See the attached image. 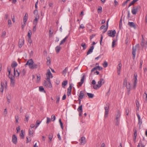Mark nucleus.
Segmentation results:
<instances>
[{"label": "nucleus", "mask_w": 147, "mask_h": 147, "mask_svg": "<svg viewBox=\"0 0 147 147\" xmlns=\"http://www.w3.org/2000/svg\"><path fill=\"white\" fill-rule=\"evenodd\" d=\"M68 38V36H66L61 41L60 43V45H61L63 44L66 41V40Z\"/></svg>", "instance_id": "30"}, {"label": "nucleus", "mask_w": 147, "mask_h": 147, "mask_svg": "<svg viewBox=\"0 0 147 147\" xmlns=\"http://www.w3.org/2000/svg\"><path fill=\"white\" fill-rule=\"evenodd\" d=\"M34 132V131L32 129H29V135L31 137H32Z\"/></svg>", "instance_id": "23"}, {"label": "nucleus", "mask_w": 147, "mask_h": 147, "mask_svg": "<svg viewBox=\"0 0 147 147\" xmlns=\"http://www.w3.org/2000/svg\"><path fill=\"white\" fill-rule=\"evenodd\" d=\"M41 121H40L39 120H37L36 121L35 125V129H36L41 123Z\"/></svg>", "instance_id": "27"}, {"label": "nucleus", "mask_w": 147, "mask_h": 147, "mask_svg": "<svg viewBox=\"0 0 147 147\" xmlns=\"http://www.w3.org/2000/svg\"><path fill=\"white\" fill-rule=\"evenodd\" d=\"M105 82L103 78H101L100 80L98 82V84L94 85L93 86V88L95 89H97L98 88H100L102 84H103Z\"/></svg>", "instance_id": "3"}, {"label": "nucleus", "mask_w": 147, "mask_h": 147, "mask_svg": "<svg viewBox=\"0 0 147 147\" xmlns=\"http://www.w3.org/2000/svg\"><path fill=\"white\" fill-rule=\"evenodd\" d=\"M109 106H107L105 107V113H109Z\"/></svg>", "instance_id": "41"}, {"label": "nucleus", "mask_w": 147, "mask_h": 147, "mask_svg": "<svg viewBox=\"0 0 147 147\" xmlns=\"http://www.w3.org/2000/svg\"><path fill=\"white\" fill-rule=\"evenodd\" d=\"M8 26L9 27L11 26V20L9 19L8 20Z\"/></svg>", "instance_id": "47"}, {"label": "nucleus", "mask_w": 147, "mask_h": 147, "mask_svg": "<svg viewBox=\"0 0 147 147\" xmlns=\"http://www.w3.org/2000/svg\"><path fill=\"white\" fill-rule=\"evenodd\" d=\"M28 41L30 44H31L32 42L31 38H28Z\"/></svg>", "instance_id": "57"}, {"label": "nucleus", "mask_w": 147, "mask_h": 147, "mask_svg": "<svg viewBox=\"0 0 147 147\" xmlns=\"http://www.w3.org/2000/svg\"><path fill=\"white\" fill-rule=\"evenodd\" d=\"M140 6L138 5L135 7H134L131 9V13L133 15H136L138 12V9L140 8Z\"/></svg>", "instance_id": "8"}, {"label": "nucleus", "mask_w": 147, "mask_h": 147, "mask_svg": "<svg viewBox=\"0 0 147 147\" xmlns=\"http://www.w3.org/2000/svg\"><path fill=\"white\" fill-rule=\"evenodd\" d=\"M128 25L131 27L133 28H136V26L133 22H129L128 23Z\"/></svg>", "instance_id": "21"}, {"label": "nucleus", "mask_w": 147, "mask_h": 147, "mask_svg": "<svg viewBox=\"0 0 147 147\" xmlns=\"http://www.w3.org/2000/svg\"><path fill=\"white\" fill-rule=\"evenodd\" d=\"M16 71L17 73V76H16L17 77H18L20 75V74L21 72L19 70H17ZM14 76L15 75H16V74L15 69V68L14 69Z\"/></svg>", "instance_id": "25"}, {"label": "nucleus", "mask_w": 147, "mask_h": 147, "mask_svg": "<svg viewBox=\"0 0 147 147\" xmlns=\"http://www.w3.org/2000/svg\"><path fill=\"white\" fill-rule=\"evenodd\" d=\"M56 98H57V101H56V103H58L59 102V100L60 99V97L59 96H57V97Z\"/></svg>", "instance_id": "58"}, {"label": "nucleus", "mask_w": 147, "mask_h": 147, "mask_svg": "<svg viewBox=\"0 0 147 147\" xmlns=\"http://www.w3.org/2000/svg\"><path fill=\"white\" fill-rule=\"evenodd\" d=\"M140 44L142 48L146 47L147 45V41H145V40L143 35L142 36L141 41Z\"/></svg>", "instance_id": "10"}, {"label": "nucleus", "mask_w": 147, "mask_h": 147, "mask_svg": "<svg viewBox=\"0 0 147 147\" xmlns=\"http://www.w3.org/2000/svg\"><path fill=\"white\" fill-rule=\"evenodd\" d=\"M4 87L6 89L7 88V82L6 81H5L4 83L1 82L0 92L2 93L3 92Z\"/></svg>", "instance_id": "7"}, {"label": "nucleus", "mask_w": 147, "mask_h": 147, "mask_svg": "<svg viewBox=\"0 0 147 147\" xmlns=\"http://www.w3.org/2000/svg\"><path fill=\"white\" fill-rule=\"evenodd\" d=\"M135 2H134V1L133 0L131 2V3H129L128 7H129L130 6H131V5H132L134 4Z\"/></svg>", "instance_id": "51"}, {"label": "nucleus", "mask_w": 147, "mask_h": 147, "mask_svg": "<svg viewBox=\"0 0 147 147\" xmlns=\"http://www.w3.org/2000/svg\"><path fill=\"white\" fill-rule=\"evenodd\" d=\"M59 122L60 123V125H61V128L63 129V123L61 122V119H59Z\"/></svg>", "instance_id": "45"}, {"label": "nucleus", "mask_w": 147, "mask_h": 147, "mask_svg": "<svg viewBox=\"0 0 147 147\" xmlns=\"http://www.w3.org/2000/svg\"><path fill=\"white\" fill-rule=\"evenodd\" d=\"M115 117L114 122L115 125L119 126L121 118V113L119 111H118L117 114L115 115Z\"/></svg>", "instance_id": "1"}, {"label": "nucleus", "mask_w": 147, "mask_h": 147, "mask_svg": "<svg viewBox=\"0 0 147 147\" xmlns=\"http://www.w3.org/2000/svg\"><path fill=\"white\" fill-rule=\"evenodd\" d=\"M11 80V86H13L15 84V80H14V76H8Z\"/></svg>", "instance_id": "17"}, {"label": "nucleus", "mask_w": 147, "mask_h": 147, "mask_svg": "<svg viewBox=\"0 0 147 147\" xmlns=\"http://www.w3.org/2000/svg\"><path fill=\"white\" fill-rule=\"evenodd\" d=\"M87 94L89 98H92L94 96L93 94L90 93H87Z\"/></svg>", "instance_id": "32"}, {"label": "nucleus", "mask_w": 147, "mask_h": 147, "mask_svg": "<svg viewBox=\"0 0 147 147\" xmlns=\"http://www.w3.org/2000/svg\"><path fill=\"white\" fill-rule=\"evenodd\" d=\"M47 74L48 76L51 77V78H53V76H52V74L49 70V71H47Z\"/></svg>", "instance_id": "37"}, {"label": "nucleus", "mask_w": 147, "mask_h": 147, "mask_svg": "<svg viewBox=\"0 0 147 147\" xmlns=\"http://www.w3.org/2000/svg\"><path fill=\"white\" fill-rule=\"evenodd\" d=\"M30 127L31 128V129H32L34 128V127H35V125L34 124H32L30 125Z\"/></svg>", "instance_id": "59"}, {"label": "nucleus", "mask_w": 147, "mask_h": 147, "mask_svg": "<svg viewBox=\"0 0 147 147\" xmlns=\"http://www.w3.org/2000/svg\"><path fill=\"white\" fill-rule=\"evenodd\" d=\"M26 71L25 69H24L21 72L20 74L22 76H24L25 74Z\"/></svg>", "instance_id": "40"}, {"label": "nucleus", "mask_w": 147, "mask_h": 147, "mask_svg": "<svg viewBox=\"0 0 147 147\" xmlns=\"http://www.w3.org/2000/svg\"><path fill=\"white\" fill-rule=\"evenodd\" d=\"M17 65L18 64L16 62L13 61L11 65V66L13 68L16 67Z\"/></svg>", "instance_id": "28"}, {"label": "nucleus", "mask_w": 147, "mask_h": 147, "mask_svg": "<svg viewBox=\"0 0 147 147\" xmlns=\"http://www.w3.org/2000/svg\"><path fill=\"white\" fill-rule=\"evenodd\" d=\"M34 63L33 60L32 59H30L27 61L25 65V66L26 67L27 65H28L29 68L31 69Z\"/></svg>", "instance_id": "6"}, {"label": "nucleus", "mask_w": 147, "mask_h": 147, "mask_svg": "<svg viewBox=\"0 0 147 147\" xmlns=\"http://www.w3.org/2000/svg\"><path fill=\"white\" fill-rule=\"evenodd\" d=\"M23 131L22 130L21 131V133L20 134V136L22 138H24V135L23 133Z\"/></svg>", "instance_id": "49"}, {"label": "nucleus", "mask_w": 147, "mask_h": 147, "mask_svg": "<svg viewBox=\"0 0 147 147\" xmlns=\"http://www.w3.org/2000/svg\"><path fill=\"white\" fill-rule=\"evenodd\" d=\"M85 97V92L83 91H81L79 94V98L80 99H82Z\"/></svg>", "instance_id": "16"}, {"label": "nucleus", "mask_w": 147, "mask_h": 147, "mask_svg": "<svg viewBox=\"0 0 147 147\" xmlns=\"http://www.w3.org/2000/svg\"><path fill=\"white\" fill-rule=\"evenodd\" d=\"M84 28H85V27H84V25L83 24H81V25H80V28L84 29Z\"/></svg>", "instance_id": "63"}, {"label": "nucleus", "mask_w": 147, "mask_h": 147, "mask_svg": "<svg viewBox=\"0 0 147 147\" xmlns=\"http://www.w3.org/2000/svg\"><path fill=\"white\" fill-rule=\"evenodd\" d=\"M60 45H59V46H57L55 47V50L56 52L57 53H59L61 50V47Z\"/></svg>", "instance_id": "24"}, {"label": "nucleus", "mask_w": 147, "mask_h": 147, "mask_svg": "<svg viewBox=\"0 0 147 147\" xmlns=\"http://www.w3.org/2000/svg\"><path fill=\"white\" fill-rule=\"evenodd\" d=\"M67 67H66L65 69L62 71V74H66L67 73Z\"/></svg>", "instance_id": "44"}, {"label": "nucleus", "mask_w": 147, "mask_h": 147, "mask_svg": "<svg viewBox=\"0 0 147 147\" xmlns=\"http://www.w3.org/2000/svg\"><path fill=\"white\" fill-rule=\"evenodd\" d=\"M127 1H126L124 2L122 4V6H125L127 3Z\"/></svg>", "instance_id": "64"}, {"label": "nucleus", "mask_w": 147, "mask_h": 147, "mask_svg": "<svg viewBox=\"0 0 147 147\" xmlns=\"http://www.w3.org/2000/svg\"><path fill=\"white\" fill-rule=\"evenodd\" d=\"M116 33V32L115 30H109L107 32L108 36L113 38L115 36Z\"/></svg>", "instance_id": "5"}, {"label": "nucleus", "mask_w": 147, "mask_h": 147, "mask_svg": "<svg viewBox=\"0 0 147 147\" xmlns=\"http://www.w3.org/2000/svg\"><path fill=\"white\" fill-rule=\"evenodd\" d=\"M94 49V46H92L91 47H90V48L87 53V55H88L92 53L93 52Z\"/></svg>", "instance_id": "20"}, {"label": "nucleus", "mask_w": 147, "mask_h": 147, "mask_svg": "<svg viewBox=\"0 0 147 147\" xmlns=\"http://www.w3.org/2000/svg\"><path fill=\"white\" fill-rule=\"evenodd\" d=\"M44 85L46 86L47 88H52V84L51 82V81H44Z\"/></svg>", "instance_id": "11"}, {"label": "nucleus", "mask_w": 147, "mask_h": 147, "mask_svg": "<svg viewBox=\"0 0 147 147\" xmlns=\"http://www.w3.org/2000/svg\"><path fill=\"white\" fill-rule=\"evenodd\" d=\"M77 110L79 112L82 113L83 112L82 110V105H81L79 106L77 109Z\"/></svg>", "instance_id": "26"}, {"label": "nucleus", "mask_w": 147, "mask_h": 147, "mask_svg": "<svg viewBox=\"0 0 147 147\" xmlns=\"http://www.w3.org/2000/svg\"><path fill=\"white\" fill-rule=\"evenodd\" d=\"M36 26H34L33 28V31L34 32L36 31Z\"/></svg>", "instance_id": "62"}, {"label": "nucleus", "mask_w": 147, "mask_h": 147, "mask_svg": "<svg viewBox=\"0 0 147 147\" xmlns=\"http://www.w3.org/2000/svg\"><path fill=\"white\" fill-rule=\"evenodd\" d=\"M24 40H20L19 41V46L20 48H21L24 44Z\"/></svg>", "instance_id": "22"}, {"label": "nucleus", "mask_w": 147, "mask_h": 147, "mask_svg": "<svg viewBox=\"0 0 147 147\" xmlns=\"http://www.w3.org/2000/svg\"><path fill=\"white\" fill-rule=\"evenodd\" d=\"M26 14H25L24 17V23H26L27 20V17H26Z\"/></svg>", "instance_id": "50"}, {"label": "nucleus", "mask_w": 147, "mask_h": 147, "mask_svg": "<svg viewBox=\"0 0 147 147\" xmlns=\"http://www.w3.org/2000/svg\"><path fill=\"white\" fill-rule=\"evenodd\" d=\"M32 34V31L31 30H29L28 32V38H31Z\"/></svg>", "instance_id": "34"}, {"label": "nucleus", "mask_w": 147, "mask_h": 147, "mask_svg": "<svg viewBox=\"0 0 147 147\" xmlns=\"http://www.w3.org/2000/svg\"><path fill=\"white\" fill-rule=\"evenodd\" d=\"M34 13L35 16L34 17L35 18L33 20V24L34 25V26H36L37 24L38 20L39 18V16L38 15V11L36 9H35L34 11Z\"/></svg>", "instance_id": "2"}, {"label": "nucleus", "mask_w": 147, "mask_h": 147, "mask_svg": "<svg viewBox=\"0 0 147 147\" xmlns=\"http://www.w3.org/2000/svg\"><path fill=\"white\" fill-rule=\"evenodd\" d=\"M51 121V119L48 117H47V123L48 124Z\"/></svg>", "instance_id": "54"}, {"label": "nucleus", "mask_w": 147, "mask_h": 147, "mask_svg": "<svg viewBox=\"0 0 147 147\" xmlns=\"http://www.w3.org/2000/svg\"><path fill=\"white\" fill-rule=\"evenodd\" d=\"M102 67H100L99 66H96L95 67H94L91 70V73H92L94 71H95V70H96V69H98V70H102Z\"/></svg>", "instance_id": "18"}, {"label": "nucleus", "mask_w": 147, "mask_h": 147, "mask_svg": "<svg viewBox=\"0 0 147 147\" xmlns=\"http://www.w3.org/2000/svg\"><path fill=\"white\" fill-rule=\"evenodd\" d=\"M39 90L41 92H44V93L46 92V91L45 90L44 88L42 86L39 87Z\"/></svg>", "instance_id": "29"}, {"label": "nucleus", "mask_w": 147, "mask_h": 147, "mask_svg": "<svg viewBox=\"0 0 147 147\" xmlns=\"http://www.w3.org/2000/svg\"><path fill=\"white\" fill-rule=\"evenodd\" d=\"M47 77L46 80L47 81H50V78L51 77L48 76L47 74H46Z\"/></svg>", "instance_id": "48"}, {"label": "nucleus", "mask_w": 147, "mask_h": 147, "mask_svg": "<svg viewBox=\"0 0 147 147\" xmlns=\"http://www.w3.org/2000/svg\"><path fill=\"white\" fill-rule=\"evenodd\" d=\"M84 78L85 75H84L82 78L80 80V82L78 83V85L79 86H81L82 84L83 83L84 81Z\"/></svg>", "instance_id": "19"}, {"label": "nucleus", "mask_w": 147, "mask_h": 147, "mask_svg": "<svg viewBox=\"0 0 147 147\" xmlns=\"http://www.w3.org/2000/svg\"><path fill=\"white\" fill-rule=\"evenodd\" d=\"M136 48L133 47L132 48V54L133 55V58L134 59L135 58L136 55Z\"/></svg>", "instance_id": "15"}, {"label": "nucleus", "mask_w": 147, "mask_h": 147, "mask_svg": "<svg viewBox=\"0 0 147 147\" xmlns=\"http://www.w3.org/2000/svg\"><path fill=\"white\" fill-rule=\"evenodd\" d=\"M103 66L104 67H106L108 66V63L106 61L104 62L103 64Z\"/></svg>", "instance_id": "46"}, {"label": "nucleus", "mask_w": 147, "mask_h": 147, "mask_svg": "<svg viewBox=\"0 0 147 147\" xmlns=\"http://www.w3.org/2000/svg\"><path fill=\"white\" fill-rule=\"evenodd\" d=\"M72 89V86L71 84H69V86L67 88V91H71Z\"/></svg>", "instance_id": "52"}, {"label": "nucleus", "mask_w": 147, "mask_h": 147, "mask_svg": "<svg viewBox=\"0 0 147 147\" xmlns=\"http://www.w3.org/2000/svg\"><path fill=\"white\" fill-rule=\"evenodd\" d=\"M115 40H113L112 42V47H115Z\"/></svg>", "instance_id": "55"}, {"label": "nucleus", "mask_w": 147, "mask_h": 147, "mask_svg": "<svg viewBox=\"0 0 147 147\" xmlns=\"http://www.w3.org/2000/svg\"><path fill=\"white\" fill-rule=\"evenodd\" d=\"M11 67H8L7 68V70L8 72H9L8 76H10V73H11Z\"/></svg>", "instance_id": "42"}, {"label": "nucleus", "mask_w": 147, "mask_h": 147, "mask_svg": "<svg viewBox=\"0 0 147 147\" xmlns=\"http://www.w3.org/2000/svg\"><path fill=\"white\" fill-rule=\"evenodd\" d=\"M123 85H125L127 90L131 89V86L130 82H128L127 84V80L126 78L124 79V80Z\"/></svg>", "instance_id": "9"}, {"label": "nucleus", "mask_w": 147, "mask_h": 147, "mask_svg": "<svg viewBox=\"0 0 147 147\" xmlns=\"http://www.w3.org/2000/svg\"><path fill=\"white\" fill-rule=\"evenodd\" d=\"M67 84V80L64 81L62 83V86L64 88L65 86Z\"/></svg>", "instance_id": "31"}, {"label": "nucleus", "mask_w": 147, "mask_h": 147, "mask_svg": "<svg viewBox=\"0 0 147 147\" xmlns=\"http://www.w3.org/2000/svg\"><path fill=\"white\" fill-rule=\"evenodd\" d=\"M81 46L83 47L84 49H85L86 48V44L85 43H82L81 44Z\"/></svg>", "instance_id": "39"}, {"label": "nucleus", "mask_w": 147, "mask_h": 147, "mask_svg": "<svg viewBox=\"0 0 147 147\" xmlns=\"http://www.w3.org/2000/svg\"><path fill=\"white\" fill-rule=\"evenodd\" d=\"M17 138L16 136L15 135H13L12 137V142L13 143L15 144H16L17 143Z\"/></svg>", "instance_id": "13"}, {"label": "nucleus", "mask_w": 147, "mask_h": 147, "mask_svg": "<svg viewBox=\"0 0 147 147\" xmlns=\"http://www.w3.org/2000/svg\"><path fill=\"white\" fill-rule=\"evenodd\" d=\"M121 67L122 65L121 63H120L118 65V66L117 67L118 71H120Z\"/></svg>", "instance_id": "33"}, {"label": "nucleus", "mask_w": 147, "mask_h": 147, "mask_svg": "<svg viewBox=\"0 0 147 147\" xmlns=\"http://www.w3.org/2000/svg\"><path fill=\"white\" fill-rule=\"evenodd\" d=\"M108 113H107H107L105 112V115H104V117L105 118H106L107 117H108Z\"/></svg>", "instance_id": "61"}, {"label": "nucleus", "mask_w": 147, "mask_h": 147, "mask_svg": "<svg viewBox=\"0 0 147 147\" xmlns=\"http://www.w3.org/2000/svg\"><path fill=\"white\" fill-rule=\"evenodd\" d=\"M40 63H38L37 64L34 63L31 69H36L38 67L40 68Z\"/></svg>", "instance_id": "14"}, {"label": "nucleus", "mask_w": 147, "mask_h": 147, "mask_svg": "<svg viewBox=\"0 0 147 147\" xmlns=\"http://www.w3.org/2000/svg\"><path fill=\"white\" fill-rule=\"evenodd\" d=\"M136 114H137V117L138 118V122H139V123L141 124L142 123V122H140L141 119H140V115L138 113H137Z\"/></svg>", "instance_id": "35"}, {"label": "nucleus", "mask_w": 147, "mask_h": 147, "mask_svg": "<svg viewBox=\"0 0 147 147\" xmlns=\"http://www.w3.org/2000/svg\"><path fill=\"white\" fill-rule=\"evenodd\" d=\"M53 137V135L52 134H50L49 135V138L50 140V142H51Z\"/></svg>", "instance_id": "38"}, {"label": "nucleus", "mask_w": 147, "mask_h": 147, "mask_svg": "<svg viewBox=\"0 0 147 147\" xmlns=\"http://www.w3.org/2000/svg\"><path fill=\"white\" fill-rule=\"evenodd\" d=\"M29 115H26L25 116V118L24 120L25 121L28 122L29 120Z\"/></svg>", "instance_id": "43"}, {"label": "nucleus", "mask_w": 147, "mask_h": 147, "mask_svg": "<svg viewBox=\"0 0 147 147\" xmlns=\"http://www.w3.org/2000/svg\"><path fill=\"white\" fill-rule=\"evenodd\" d=\"M16 123H18V120H19V117L18 116H16Z\"/></svg>", "instance_id": "60"}, {"label": "nucleus", "mask_w": 147, "mask_h": 147, "mask_svg": "<svg viewBox=\"0 0 147 147\" xmlns=\"http://www.w3.org/2000/svg\"><path fill=\"white\" fill-rule=\"evenodd\" d=\"M137 74L136 73H135L134 74V78L133 79V87L134 89H135L136 87L137 84L138 82L137 80Z\"/></svg>", "instance_id": "4"}, {"label": "nucleus", "mask_w": 147, "mask_h": 147, "mask_svg": "<svg viewBox=\"0 0 147 147\" xmlns=\"http://www.w3.org/2000/svg\"><path fill=\"white\" fill-rule=\"evenodd\" d=\"M80 143L81 145H84L86 142L85 140V138L84 136H82L81 138L79 140Z\"/></svg>", "instance_id": "12"}, {"label": "nucleus", "mask_w": 147, "mask_h": 147, "mask_svg": "<svg viewBox=\"0 0 147 147\" xmlns=\"http://www.w3.org/2000/svg\"><path fill=\"white\" fill-rule=\"evenodd\" d=\"M55 117L54 115H53L51 116V119H53L52 120L53 121H54L55 119Z\"/></svg>", "instance_id": "56"}, {"label": "nucleus", "mask_w": 147, "mask_h": 147, "mask_svg": "<svg viewBox=\"0 0 147 147\" xmlns=\"http://www.w3.org/2000/svg\"><path fill=\"white\" fill-rule=\"evenodd\" d=\"M49 36L50 37H51L52 36L53 32H52L51 31V29L49 30Z\"/></svg>", "instance_id": "53"}, {"label": "nucleus", "mask_w": 147, "mask_h": 147, "mask_svg": "<svg viewBox=\"0 0 147 147\" xmlns=\"http://www.w3.org/2000/svg\"><path fill=\"white\" fill-rule=\"evenodd\" d=\"M6 32L5 31H3L2 32V35H1V37L2 38H4L5 36H6Z\"/></svg>", "instance_id": "36"}]
</instances>
